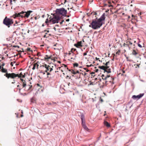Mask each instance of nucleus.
<instances>
[{"label": "nucleus", "mask_w": 146, "mask_h": 146, "mask_svg": "<svg viewBox=\"0 0 146 146\" xmlns=\"http://www.w3.org/2000/svg\"><path fill=\"white\" fill-rule=\"evenodd\" d=\"M105 13L102 15L100 18L97 20L93 19L89 25V27L94 29H96L100 28L103 24V21L105 20L106 17Z\"/></svg>", "instance_id": "obj_1"}, {"label": "nucleus", "mask_w": 146, "mask_h": 146, "mask_svg": "<svg viewBox=\"0 0 146 146\" xmlns=\"http://www.w3.org/2000/svg\"><path fill=\"white\" fill-rule=\"evenodd\" d=\"M1 71L2 72L6 73V74H4V76L7 78L8 79H9V78L14 79L16 76H18L17 75H16V74L14 73H8L7 69L4 68L3 67H2Z\"/></svg>", "instance_id": "obj_2"}, {"label": "nucleus", "mask_w": 146, "mask_h": 146, "mask_svg": "<svg viewBox=\"0 0 146 146\" xmlns=\"http://www.w3.org/2000/svg\"><path fill=\"white\" fill-rule=\"evenodd\" d=\"M32 12L33 11H29L27 12L22 11L19 13H16L15 15L16 17H21L22 18L23 17H26L27 18L29 17L31 13H32Z\"/></svg>", "instance_id": "obj_3"}, {"label": "nucleus", "mask_w": 146, "mask_h": 146, "mask_svg": "<svg viewBox=\"0 0 146 146\" xmlns=\"http://www.w3.org/2000/svg\"><path fill=\"white\" fill-rule=\"evenodd\" d=\"M51 15H53V17L51 18V17H50L49 18L50 22L52 23V24L58 23V21L61 19L60 17L59 16L57 15L54 13L51 14Z\"/></svg>", "instance_id": "obj_4"}, {"label": "nucleus", "mask_w": 146, "mask_h": 146, "mask_svg": "<svg viewBox=\"0 0 146 146\" xmlns=\"http://www.w3.org/2000/svg\"><path fill=\"white\" fill-rule=\"evenodd\" d=\"M67 13V11L64 8H62L60 9H57L55 10V13L57 15L59 16L62 15L63 16L65 15Z\"/></svg>", "instance_id": "obj_5"}, {"label": "nucleus", "mask_w": 146, "mask_h": 146, "mask_svg": "<svg viewBox=\"0 0 146 146\" xmlns=\"http://www.w3.org/2000/svg\"><path fill=\"white\" fill-rule=\"evenodd\" d=\"M3 23L4 24L9 27L13 23V22L12 19L8 18L6 17L4 19Z\"/></svg>", "instance_id": "obj_6"}, {"label": "nucleus", "mask_w": 146, "mask_h": 146, "mask_svg": "<svg viewBox=\"0 0 146 146\" xmlns=\"http://www.w3.org/2000/svg\"><path fill=\"white\" fill-rule=\"evenodd\" d=\"M81 119L82 125L83 127L86 131L90 132V129L88 128L85 125L84 117L83 115H81Z\"/></svg>", "instance_id": "obj_7"}, {"label": "nucleus", "mask_w": 146, "mask_h": 146, "mask_svg": "<svg viewBox=\"0 0 146 146\" xmlns=\"http://www.w3.org/2000/svg\"><path fill=\"white\" fill-rule=\"evenodd\" d=\"M144 95V93L140 94L139 95L136 96L133 95L132 96V98L134 100H136V99H139L143 97Z\"/></svg>", "instance_id": "obj_8"}, {"label": "nucleus", "mask_w": 146, "mask_h": 146, "mask_svg": "<svg viewBox=\"0 0 146 146\" xmlns=\"http://www.w3.org/2000/svg\"><path fill=\"white\" fill-rule=\"evenodd\" d=\"M20 80L22 81L21 84L22 85L23 88H26V87H27L29 86H27L26 82V81L25 80H24L23 79H22L21 78H20Z\"/></svg>", "instance_id": "obj_9"}, {"label": "nucleus", "mask_w": 146, "mask_h": 146, "mask_svg": "<svg viewBox=\"0 0 146 146\" xmlns=\"http://www.w3.org/2000/svg\"><path fill=\"white\" fill-rule=\"evenodd\" d=\"M82 41H79L78 42L77 44H74V46L76 47L77 48H78V47H82Z\"/></svg>", "instance_id": "obj_10"}, {"label": "nucleus", "mask_w": 146, "mask_h": 146, "mask_svg": "<svg viewBox=\"0 0 146 146\" xmlns=\"http://www.w3.org/2000/svg\"><path fill=\"white\" fill-rule=\"evenodd\" d=\"M27 86H29L27 87H26V88H24L25 89H26V90L28 91H31L32 90V85H28Z\"/></svg>", "instance_id": "obj_11"}, {"label": "nucleus", "mask_w": 146, "mask_h": 146, "mask_svg": "<svg viewBox=\"0 0 146 146\" xmlns=\"http://www.w3.org/2000/svg\"><path fill=\"white\" fill-rule=\"evenodd\" d=\"M16 75H17L18 76H16V77H18L19 78H21V77H22V78H25V74L24 75H23L22 72H21L19 74H16Z\"/></svg>", "instance_id": "obj_12"}, {"label": "nucleus", "mask_w": 146, "mask_h": 146, "mask_svg": "<svg viewBox=\"0 0 146 146\" xmlns=\"http://www.w3.org/2000/svg\"><path fill=\"white\" fill-rule=\"evenodd\" d=\"M104 124L105 125H106V127H110V124L107 121H104Z\"/></svg>", "instance_id": "obj_13"}, {"label": "nucleus", "mask_w": 146, "mask_h": 146, "mask_svg": "<svg viewBox=\"0 0 146 146\" xmlns=\"http://www.w3.org/2000/svg\"><path fill=\"white\" fill-rule=\"evenodd\" d=\"M37 66V69L38 68V66H39V65L37 64V63H35L34 64H33V67L32 68V69L33 70H34L35 69L36 66Z\"/></svg>", "instance_id": "obj_14"}, {"label": "nucleus", "mask_w": 146, "mask_h": 146, "mask_svg": "<svg viewBox=\"0 0 146 146\" xmlns=\"http://www.w3.org/2000/svg\"><path fill=\"white\" fill-rule=\"evenodd\" d=\"M123 46L125 47H127L129 50H130V48L129 46V45L128 44L124 43L123 44Z\"/></svg>", "instance_id": "obj_15"}, {"label": "nucleus", "mask_w": 146, "mask_h": 146, "mask_svg": "<svg viewBox=\"0 0 146 146\" xmlns=\"http://www.w3.org/2000/svg\"><path fill=\"white\" fill-rule=\"evenodd\" d=\"M98 68H100L101 69L103 70L104 71H105V66H98Z\"/></svg>", "instance_id": "obj_16"}, {"label": "nucleus", "mask_w": 146, "mask_h": 146, "mask_svg": "<svg viewBox=\"0 0 146 146\" xmlns=\"http://www.w3.org/2000/svg\"><path fill=\"white\" fill-rule=\"evenodd\" d=\"M53 70V69L52 68L48 67V68H47L46 70L45 71V72H47L48 71H49L50 72H51L52 70Z\"/></svg>", "instance_id": "obj_17"}, {"label": "nucleus", "mask_w": 146, "mask_h": 146, "mask_svg": "<svg viewBox=\"0 0 146 146\" xmlns=\"http://www.w3.org/2000/svg\"><path fill=\"white\" fill-rule=\"evenodd\" d=\"M17 87H18L19 88V93H20V94L21 95H23V94L22 93H21L20 92H21V90L23 88V87L22 88H21L20 86V85H17Z\"/></svg>", "instance_id": "obj_18"}, {"label": "nucleus", "mask_w": 146, "mask_h": 146, "mask_svg": "<svg viewBox=\"0 0 146 146\" xmlns=\"http://www.w3.org/2000/svg\"><path fill=\"white\" fill-rule=\"evenodd\" d=\"M51 55L50 56H48V55H46L45 57H44V59L45 60H48V59H50L51 57Z\"/></svg>", "instance_id": "obj_19"}, {"label": "nucleus", "mask_w": 146, "mask_h": 146, "mask_svg": "<svg viewBox=\"0 0 146 146\" xmlns=\"http://www.w3.org/2000/svg\"><path fill=\"white\" fill-rule=\"evenodd\" d=\"M132 54L133 55L136 56L137 54H138V53L135 50H133Z\"/></svg>", "instance_id": "obj_20"}, {"label": "nucleus", "mask_w": 146, "mask_h": 146, "mask_svg": "<svg viewBox=\"0 0 146 146\" xmlns=\"http://www.w3.org/2000/svg\"><path fill=\"white\" fill-rule=\"evenodd\" d=\"M106 72L108 73H110L111 72V69L110 68L107 69V70H106L105 69V71H104V72Z\"/></svg>", "instance_id": "obj_21"}, {"label": "nucleus", "mask_w": 146, "mask_h": 146, "mask_svg": "<svg viewBox=\"0 0 146 146\" xmlns=\"http://www.w3.org/2000/svg\"><path fill=\"white\" fill-rule=\"evenodd\" d=\"M73 65H74V67H77L78 66V63H74L73 64Z\"/></svg>", "instance_id": "obj_22"}, {"label": "nucleus", "mask_w": 146, "mask_h": 146, "mask_svg": "<svg viewBox=\"0 0 146 146\" xmlns=\"http://www.w3.org/2000/svg\"><path fill=\"white\" fill-rule=\"evenodd\" d=\"M45 23H46V24H47L48 23H51V22H50V21H48V19H46V20L45 21Z\"/></svg>", "instance_id": "obj_23"}, {"label": "nucleus", "mask_w": 146, "mask_h": 146, "mask_svg": "<svg viewBox=\"0 0 146 146\" xmlns=\"http://www.w3.org/2000/svg\"><path fill=\"white\" fill-rule=\"evenodd\" d=\"M27 51L28 52H33L32 50H31V49L30 48H27Z\"/></svg>", "instance_id": "obj_24"}, {"label": "nucleus", "mask_w": 146, "mask_h": 146, "mask_svg": "<svg viewBox=\"0 0 146 146\" xmlns=\"http://www.w3.org/2000/svg\"><path fill=\"white\" fill-rule=\"evenodd\" d=\"M75 72H76L74 70H72L71 73L72 74H76V73Z\"/></svg>", "instance_id": "obj_25"}, {"label": "nucleus", "mask_w": 146, "mask_h": 146, "mask_svg": "<svg viewBox=\"0 0 146 146\" xmlns=\"http://www.w3.org/2000/svg\"><path fill=\"white\" fill-rule=\"evenodd\" d=\"M120 50H118V51L116 52V54L119 55V53H120Z\"/></svg>", "instance_id": "obj_26"}, {"label": "nucleus", "mask_w": 146, "mask_h": 146, "mask_svg": "<svg viewBox=\"0 0 146 146\" xmlns=\"http://www.w3.org/2000/svg\"><path fill=\"white\" fill-rule=\"evenodd\" d=\"M70 82H67V83H66V86H68V87H69V86H70Z\"/></svg>", "instance_id": "obj_27"}, {"label": "nucleus", "mask_w": 146, "mask_h": 146, "mask_svg": "<svg viewBox=\"0 0 146 146\" xmlns=\"http://www.w3.org/2000/svg\"><path fill=\"white\" fill-rule=\"evenodd\" d=\"M105 70H106L108 69H110L109 68V66H105Z\"/></svg>", "instance_id": "obj_28"}, {"label": "nucleus", "mask_w": 146, "mask_h": 146, "mask_svg": "<svg viewBox=\"0 0 146 146\" xmlns=\"http://www.w3.org/2000/svg\"><path fill=\"white\" fill-rule=\"evenodd\" d=\"M110 75H107V76L105 77L104 78V80H106L107 79V78L110 77Z\"/></svg>", "instance_id": "obj_29"}, {"label": "nucleus", "mask_w": 146, "mask_h": 146, "mask_svg": "<svg viewBox=\"0 0 146 146\" xmlns=\"http://www.w3.org/2000/svg\"><path fill=\"white\" fill-rule=\"evenodd\" d=\"M44 67L46 68V69H47V68H48V67H50V66H49L48 65L47 66V65H46V64H45L44 65Z\"/></svg>", "instance_id": "obj_30"}, {"label": "nucleus", "mask_w": 146, "mask_h": 146, "mask_svg": "<svg viewBox=\"0 0 146 146\" xmlns=\"http://www.w3.org/2000/svg\"><path fill=\"white\" fill-rule=\"evenodd\" d=\"M110 63V62L109 61H108V62H106L105 64V66H108V64H109Z\"/></svg>", "instance_id": "obj_31"}, {"label": "nucleus", "mask_w": 146, "mask_h": 146, "mask_svg": "<svg viewBox=\"0 0 146 146\" xmlns=\"http://www.w3.org/2000/svg\"><path fill=\"white\" fill-rule=\"evenodd\" d=\"M138 46L139 47H140V48H142V46H141V45L140 44H138Z\"/></svg>", "instance_id": "obj_32"}, {"label": "nucleus", "mask_w": 146, "mask_h": 146, "mask_svg": "<svg viewBox=\"0 0 146 146\" xmlns=\"http://www.w3.org/2000/svg\"><path fill=\"white\" fill-rule=\"evenodd\" d=\"M105 76L104 74H102V77L103 79L104 80V78L105 77Z\"/></svg>", "instance_id": "obj_33"}, {"label": "nucleus", "mask_w": 146, "mask_h": 146, "mask_svg": "<svg viewBox=\"0 0 146 146\" xmlns=\"http://www.w3.org/2000/svg\"><path fill=\"white\" fill-rule=\"evenodd\" d=\"M87 52H85L83 53L84 56H86L87 55Z\"/></svg>", "instance_id": "obj_34"}, {"label": "nucleus", "mask_w": 146, "mask_h": 146, "mask_svg": "<svg viewBox=\"0 0 146 146\" xmlns=\"http://www.w3.org/2000/svg\"><path fill=\"white\" fill-rule=\"evenodd\" d=\"M13 47L16 48V47H19V46H18L17 45H14L13 46Z\"/></svg>", "instance_id": "obj_35"}, {"label": "nucleus", "mask_w": 146, "mask_h": 146, "mask_svg": "<svg viewBox=\"0 0 146 146\" xmlns=\"http://www.w3.org/2000/svg\"><path fill=\"white\" fill-rule=\"evenodd\" d=\"M63 65H64V67L65 68H66H66H67V69H68V68L67 67V66L66 65H65V64H63Z\"/></svg>", "instance_id": "obj_36"}, {"label": "nucleus", "mask_w": 146, "mask_h": 146, "mask_svg": "<svg viewBox=\"0 0 146 146\" xmlns=\"http://www.w3.org/2000/svg\"><path fill=\"white\" fill-rule=\"evenodd\" d=\"M2 64L1 66H4L5 65V64L3 62H2Z\"/></svg>", "instance_id": "obj_37"}, {"label": "nucleus", "mask_w": 146, "mask_h": 146, "mask_svg": "<svg viewBox=\"0 0 146 146\" xmlns=\"http://www.w3.org/2000/svg\"><path fill=\"white\" fill-rule=\"evenodd\" d=\"M10 0V4L11 5H12V0Z\"/></svg>", "instance_id": "obj_38"}, {"label": "nucleus", "mask_w": 146, "mask_h": 146, "mask_svg": "<svg viewBox=\"0 0 146 146\" xmlns=\"http://www.w3.org/2000/svg\"><path fill=\"white\" fill-rule=\"evenodd\" d=\"M47 34V33H46L45 34L44 36L43 37L44 38H47V37L46 36V34Z\"/></svg>", "instance_id": "obj_39"}, {"label": "nucleus", "mask_w": 146, "mask_h": 146, "mask_svg": "<svg viewBox=\"0 0 146 146\" xmlns=\"http://www.w3.org/2000/svg\"><path fill=\"white\" fill-rule=\"evenodd\" d=\"M140 64H135L134 65V66L136 65V66H138V68H139V65Z\"/></svg>", "instance_id": "obj_40"}, {"label": "nucleus", "mask_w": 146, "mask_h": 146, "mask_svg": "<svg viewBox=\"0 0 146 146\" xmlns=\"http://www.w3.org/2000/svg\"><path fill=\"white\" fill-rule=\"evenodd\" d=\"M21 113H22V114L21 115V117H23V112L22 111H21Z\"/></svg>", "instance_id": "obj_41"}, {"label": "nucleus", "mask_w": 146, "mask_h": 146, "mask_svg": "<svg viewBox=\"0 0 146 146\" xmlns=\"http://www.w3.org/2000/svg\"><path fill=\"white\" fill-rule=\"evenodd\" d=\"M64 20H62L61 22L60 23V24H62V23L64 22Z\"/></svg>", "instance_id": "obj_42"}, {"label": "nucleus", "mask_w": 146, "mask_h": 146, "mask_svg": "<svg viewBox=\"0 0 146 146\" xmlns=\"http://www.w3.org/2000/svg\"><path fill=\"white\" fill-rule=\"evenodd\" d=\"M10 64L12 66H13V62H11Z\"/></svg>", "instance_id": "obj_43"}, {"label": "nucleus", "mask_w": 146, "mask_h": 146, "mask_svg": "<svg viewBox=\"0 0 146 146\" xmlns=\"http://www.w3.org/2000/svg\"><path fill=\"white\" fill-rule=\"evenodd\" d=\"M99 71V70L98 69H96L95 72H98Z\"/></svg>", "instance_id": "obj_44"}, {"label": "nucleus", "mask_w": 146, "mask_h": 146, "mask_svg": "<svg viewBox=\"0 0 146 146\" xmlns=\"http://www.w3.org/2000/svg\"><path fill=\"white\" fill-rule=\"evenodd\" d=\"M76 74L77 73H79V71L78 70H77L76 72Z\"/></svg>", "instance_id": "obj_45"}, {"label": "nucleus", "mask_w": 146, "mask_h": 146, "mask_svg": "<svg viewBox=\"0 0 146 146\" xmlns=\"http://www.w3.org/2000/svg\"><path fill=\"white\" fill-rule=\"evenodd\" d=\"M100 101H101V102H102L103 101V100L102 99H101V98H100Z\"/></svg>", "instance_id": "obj_46"}, {"label": "nucleus", "mask_w": 146, "mask_h": 146, "mask_svg": "<svg viewBox=\"0 0 146 146\" xmlns=\"http://www.w3.org/2000/svg\"><path fill=\"white\" fill-rule=\"evenodd\" d=\"M82 74L83 75V74L82 73ZM87 74V73H86V72H84V76H85Z\"/></svg>", "instance_id": "obj_47"}, {"label": "nucleus", "mask_w": 146, "mask_h": 146, "mask_svg": "<svg viewBox=\"0 0 146 146\" xmlns=\"http://www.w3.org/2000/svg\"><path fill=\"white\" fill-rule=\"evenodd\" d=\"M73 50H74V51H75L76 50V49H74L73 48V49H71V51H72Z\"/></svg>", "instance_id": "obj_48"}, {"label": "nucleus", "mask_w": 146, "mask_h": 146, "mask_svg": "<svg viewBox=\"0 0 146 146\" xmlns=\"http://www.w3.org/2000/svg\"><path fill=\"white\" fill-rule=\"evenodd\" d=\"M128 42H129V43L131 45H132V43L131 42L129 41Z\"/></svg>", "instance_id": "obj_49"}, {"label": "nucleus", "mask_w": 146, "mask_h": 146, "mask_svg": "<svg viewBox=\"0 0 146 146\" xmlns=\"http://www.w3.org/2000/svg\"><path fill=\"white\" fill-rule=\"evenodd\" d=\"M46 72L47 73V75H50V74L49 72Z\"/></svg>", "instance_id": "obj_50"}, {"label": "nucleus", "mask_w": 146, "mask_h": 146, "mask_svg": "<svg viewBox=\"0 0 146 146\" xmlns=\"http://www.w3.org/2000/svg\"><path fill=\"white\" fill-rule=\"evenodd\" d=\"M70 20V19H67L66 20V21H69Z\"/></svg>", "instance_id": "obj_51"}, {"label": "nucleus", "mask_w": 146, "mask_h": 146, "mask_svg": "<svg viewBox=\"0 0 146 146\" xmlns=\"http://www.w3.org/2000/svg\"><path fill=\"white\" fill-rule=\"evenodd\" d=\"M104 112L105 113L104 114V116H105L106 115V111H105Z\"/></svg>", "instance_id": "obj_52"}, {"label": "nucleus", "mask_w": 146, "mask_h": 146, "mask_svg": "<svg viewBox=\"0 0 146 146\" xmlns=\"http://www.w3.org/2000/svg\"><path fill=\"white\" fill-rule=\"evenodd\" d=\"M97 14V13L96 12H95L94 13V15H96Z\"/></svg>", "instance_id": "obj_53"}, {"label": "nucleus", "mask_w": 146, "mask_h": 146, "mask_svg": "<svg viewBox=\"0 0 146 146\" xmlns=\"http://www.w3.org/2000/svg\"><path fill=\"white\" fill-rule=\"evenodd\" d=\"M72 69H69V70H68V71L70 72H71V71H72Z\"/></svg>", "instance_id": "obj_54"}, {"label": "nucleus", "mask_w": 146, "mask_h": 146, "mask_svg": "<svg viewBox=\"0 0 146 146\" xmlns=\"http://www.w3.org/2000/svg\"><path fill=\"white\" fill-rule=\"evenodd\" d=\"M94 74V72H92V73H91V74H92V76H93V75L92 74Z\"/></svg>", "instance_id": "obj_55"}, {"label": "nucleus", "mask_w": 146, "mask_h": 146, "mask_svg": "<svg viewBox=\"0 0 146 146\" xmlns=\"http://www.w3.org/2000/svg\"><path fill=\"white\" fill-rule=\"evenodd\" d=\"M41 72V73H43V74H45V72Z\"/></svg>", "instance_id": "obj_56"}, {"label": "nucleus", "mask_w": 146, "mask_h": 146, "mask_svg": "<svg viewBox=\"0 0 146 146\" xmlns=\"http://www.w3.org/2000/svg\"><path fill=\"white\" fill-rule=\"evenodd\" d=\"M2 66L0 65V69L2 68Z\"/></svg>", "instance_id": "obj_57"}, {"label": "nucleus", "mask_w": 146, "mask_h": 146, "mask_svg": "<svg viewBox=\"0 0 146 146\" xmlns=\"http://www.w3.org/2000/svg\"><path fill=\"white\" fill-rule=\"evenodd\" d=\"M96 60H98L99 59V58H97L96 57Z\"/></svg>", "instance_id": "obj_58"}, {"label": "nucleus", "mask_w": 146, "mask_h": 146, "mask_svg": "<svg viewBox=\"0 0 146 146\" xmlns=\"http://www.w3.org/2000/svg\"><path fill=\"white\" fill-rule=\"evenodd\" d=\"M114 57H113V58L112 59V60H113H113H114Z\"/></svg>", "instance_id": "obj_59"}, {"label": "nucleus", "mask_w": 146, "mask_h": 146, "mask_svg": "<svg viewBox=\"0 0 146 146\" xmlns=\"http://www.w3.org/2000/svg\"><path fill=\"white\" fill-rule=\"evenodd\" d=\"M53 29H54V30H55V31H56V28H55V27H54L53 28Z\"/></svg>", "instance_id": "obj_60"}, {"label": "nucleus", "mask_w": 146, "mask_h": 146, "mask_svg": "<svg viewBox=\"0 0 146 146\" xmlns=\"http://www.w3.org/2000/svg\"><path fill=\"white\" fill-rule=\"evenodd\" d=\"M47 31V32H49V31L48 30V31L45 30L44 31Z\"/></svg>", "instance_id": "obj_61"}, {"label": "nucleus", "mask_w": 146, "mask_h": 146, "mask_svg": "<svg viewBox=\"0 0 146 146\" xmlns=\"http://www.w3.org/2000/svg\"><path fill=\"white\" fill-rule=\"evenodd\" d=\"M127 61H131V60H128V59H127Z\"/></svg>", "instance_id": "obj_62"}, {"label": "nucleus", "mask_w": 146, "mask_h": 146, "mask_svg": "<svg viewBox=\"0 0 146 146\" xmlns=\"http://www.w3.org/2000/svg\"><path fill=\"white\" fill-rule=\"evenodd\" d=\"M1 59H2V60H3V59H4V58L3 57H2V58H1Z\"/></svg>", "instance_id": "obj_63"}, {"label": "nucleus", "mask_w": 146, "mask_h": 146, "mask_svg": "<svg viewBox=\"0 0 146 146\" xmlns=\"http://www.w3.org/2000/svg\"><path fill=\"white\" fill-rule=\"evenodd\" d=\"M58 62L59 63H61L60 62V61H58Z\"/></svg>", "instance_id": "obj_64"}]
</instances>
